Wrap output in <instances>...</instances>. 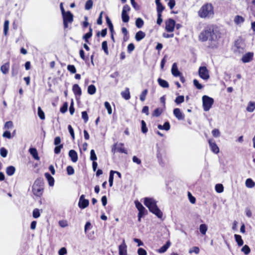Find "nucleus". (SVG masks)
<instances>
[{
    "instance_id": "79ce46f5",
    "label": "nucleus",
    "mask_w": 255,
    "mask_h": 255,
    "mask_svg": "<svg viewBox=\"0 0 255 255\" xmlns=\"http://www.w3.org/2000/svg\"><path fill=\"white\" fill-rule=\"evenodd\" d=\"M184 101V96H177L175 100V102L177 105L182 103Z\"/></svg>"
},
{
    "instance_id": "864d4df0",
    "label": "nucleus",
    "mask_w": 255,
    "mask_h": 255,
    "mask_svg": "<svg viewBox=\"0 0 255 255\" xmlns=\"http://www.w3.org/2000/svg\"><path fill=\"white\" fill-rule=\"evenodd\" d=\"M104 105L108 111V114L109 115H111L112 113V109L110 103L108 102H105L104 103Z\"/></svg>"
},
{
    "instance_id": "0e129e2a",
    "label": "nucleus",
    "mask_w": 255,
    "mask_h": 255,
    "mask_svg": "<svg viewBox=\"0 0 255 255\" xmlns=\"http://www.w3.org/2000/svg\"><path fill=\"white\" fill-rule=\"evenodd\" d=\"M199 251H200V250H199V248L198 247H193L192 249H191L189 250V253L190 254H192L193 253H195L196 254H199Z\"/></svg>"
},
{
    "instance_id": "13d9d810",
    "label": "nucleus",
    "mask_w": 255,
    "mask_h": 255,
    "mask_svg": "<svg viewBox=\"0 0 255 255\" xmlns=\"http://www.w3.org/2000/svg\"><path fill=\"white\" fill-rule=\"evenodd\" d=\"M66 170L69 175H73L74 173V169L73 167L70 165L67 167Z\"/></svg>"
},
{
    "instance_id": "4c0bfd02",
    "label": "nucleus",
    "mask_w": 255,
    "mask_h": 255,
    "mask_svg": "<svg viewBox=\"0 0 255 255\" xmlns=\"http://www.w3.org/2000/svg\"><path fill=\"white\" fill-rule=\"evenodd\" d=\"M115 172L114 170H111L110 172L109 182V185L110 187H112L113 185L114 175Z\"/></svg>"
},
{
    "instance_id": "5701e85b",
    "label": "nucleus",
    "mask_w": 255,
    "mask_h": 255,
    "mask_svg": "<svg viewBox=\"0 0 255 255\" xmlns=\"http://www.w3.org/2000/svg\"><path fill=\"white\" fill-rule=\"evenodd\" d=\"M171 245L170 242L169 241H167L166 243L162 246L158 250V252L159 253H165L167 249L169 248Z\"/></svg>"
},
{
    "instance_id": "c9c22d12",
    "label": "nucleus",
    "mask_w": 255,
    "mask_h": 255,
    "mask_svg": "<svg viewBox=\"0 0 255 255\" xmlns=\"http://www.w3.org/2000/svg\"><path fill=\"white\" fill-rule=\"evenodd\" d=\"M244 21V18L240 15L236 16L234 19L235 22L237 24L243 23Z\"/></svg>"
},
{
    "instance_id": "bf43d9fd",
    "label": "nucleus",
    "mask_w": 255,
    "mask_h": 255,
    "mask_svg": "<svg viewBox=\"0 0 255 255\" xmlns=\"http://www.w3.org/2000/svg\"><path fill=\"white\" fill-rule=\"evenodd\" d=\"M63 147V144L56 145L54 148V153L55 154H59L60 152L61 149Z\"/></svg>"
},
{
    "instance_id": "603ef678",
    "label": "nucleus",
    "mask_w": 255,
    "mask_h": 255,
    "mask_svg": "<svg viewBox=\"0 0 255 255\" xmlns=\"http://www.w3.org/2000/svg\"><path fill=\"white\" fill-rule=\"evenodd\" d=\"M215 189L217 192L218 193H222L223 192L224 187L222 184H218L215 186Z\"/></svg>"
},
{
    "instance_id": "dca6fc26",
    "label": "nucleus",
    "mask_w": 255,
    "mask_h": 255,
    "mask_svg": "<svg viewBox=\"0 0 255 255\" xmlns=\"http://www.w3.org/2000/svg\"><path fill=\"white\" fill-rule=\"evenodd\" d=\"M235 52L239 53H243L244 52V46L243 44H241L238 41H236L235 43Z\"/></svg>"
},
{
    "instance_id": "6e6552de",
    "label": "nucleus",
    "mask_w": 255,
    "mask_h": 255,
    "mask_svg": "<svg viewBox=\"0 0 255 255\" xmlns=\"http://www.w3.org/2000/svg\"><path fill=\"white\" fill-rule=\"evenodd\" d=\"M175 26V21L172 18L168 19L165 22V30L168 32L174 31Z\"/></svg>"
},
{
    "instance_id": "e2e57ef3",
    "label": "nucleus",
    "mask_w": 255,
    "mask_h": 255,
    "mask_svg": "<svg viewBox=\"0 0 255 255\" xmlns=\"http://www.w3.org/2000/svg\"><path fill=\"white\" fill-rule=\"evenodd\" d=\"M213 135L215 137H218L220 136V132L218 129H214L212 131Z\"/></svg>"
},
{
    "instance_id": "0eeeda50",
    "label": "nucleus",
    "mask_w": 255,
    "mask_h": 255,
    "mask_svg": "<svg viewBox=\"0 0 255 255\" xmlns=\"http://www.w3.org/2000/svg\"><path fill=\"white\" fill-rule=\"evenodd\" d=\"M130 10V8L128 4H125L123 8L122 12V18L124 22H128L129 21V17L128 14Z\"/></svg>"
},
{
    "instance_id": "72a5a7b5",
    "label": "nucleus",
    "mask_w": 255,
    "mask_h": 255,
    "mask_svg": "<svg viewBox=\"0 0 255 255\" xmlns=\"http://www.w3.org/2000/svg\"><path fill=\"white\" fill-rule=\"evenodd\" d=\"M96 92V88L94 85H90L88 87V93L90 95H93Z\"/></svg>"
},
{
    "instance_id": "ddd939ff",
    "label": "nucleus",
    "mask_w": 255,
    "mask_h": 255,
    "mask_svg": "<svg viewBox=\"0 0 255 255\" xmlns=\"http://www.w3.org/2000/svg\"><path fill=\"white\" fill-rule=\"evenodd\" d=\"M62 17L63 21H65L69 23H72L73 21V15L70 11H67L66 13L64 14V15H62Z\"/></svg>"
},
{
    "instance_id": "c756f323",
    "label": "nucleus",
    "mask_w": 255,
    "mask_h": 255,
    "mask_svg": "<svg viewBox=\"0 0 255 255\" xmlns=\"http://www.w3.org/2000/svg\"><path fill=\"white\" fill-rule=\"evenodd\" d=\"M207 229H208V226L205 224H201L199 226L200 232L203 235H205L206 234Z\"/></svg>"
},
{
    "instance_id": "f3484780",
    "label": "nucleus",
    "mask_w": 255,
    "mask_h": 255,
    "mask_svg": "<svg viewBox=\"0 0 255 255\" xmlns=\"http://www.w3.org/2000/svg\"><path fill=\"white\" fill-rule=\"evenodd\" d=\"M171 73L174 77H178L181 75V73L178 70L176 63H174L172 64Z\"/></svg>"
},
{
    "instance_id": "a211bd4d",
    "label": "nucleus",
    "mask_w": 255,
    "mask_h": 255,
    "mask_svg": "<svg viewBox=\"0 0 255 255\" xmlns=\"http://www.w3.org/2000/svg\"><path fill=\"white\" fill-rule=\"evenodd\" d=\"M69 156L71 158V160L73 162H76L78 160V154L77 152L73 150H70L69 151Z\"/></svg>"
},
{
    "instance_id": "473e14b6",
    "label": "nucleus",
    "mask_w": 255,
    "mask_h": 255,
    "mask_svg": "<svg viewBox=\"0 0 255 255\" xmlns=\"http://www.w3.org/2000/svg\"><path fill=\"white\" fill-rule=\"evenodd\" d=\"M235 239L236 242L237 243L239 246H242L244 244L243 240L242 239V237L240 235L235 234Z\"/></svg>"
},
{
    "instance_id": "09e8293b",
    "label": "nucleus",
    "mask_w": 255,
    "mask_h": 255,
    "mask_svg": "<svg viewBox=\"0 0 255 255\" xmlns=\"http://www.w3.org/2000/svg\"><path fill=\"white\" fill-rule=\"evenodd\" d=\"M7 153V150L4 147H1L0 148V154L2 157H6Z\"/></svg>"
},
{
    "instance_id": "ea45409f",
    "label": "nucleus",
    "mask_w": 255,
    "mask_h": 255,
    "mask_svg": "<svg viewBox=\"0 0 255 255\" xmlns=\"http://www.w3.org/2000/svg\"><path fill=\"white\" fill-rule=\"evenodd\" d=\"M102 49L104 51V52L106 55L109 54V51L108 48V44L107 41H104L102 43Z\"/></svg>"
},
{
    "instance_id": "49530a36",
    "label": "nucleus",
    "mask_w": 255,
    "mask_h": 255,
    "mask_svg": "<svg viewBox=\"0 0 255 255\" xmlns=\"http://www.w3.org/2000/svg\"><path fill=\"white\" fill-rule=\"evenodd\" d=\"M90 160L93 161H95L97 159V155L95 153V150L92 149L90 151Z\"/></svg>"
},
{
    "instance_id": "f257e3e1",
    "label": "nucleus",
    "mask_w": 255,
    "mask_h": 255,
    "mask_svg": "<svg viewBox=\"0 0 255 255\" xmlns=\"http://www.w3.org/2000/svg\"><path fill=\"white\" fill-rule=\"evenodd\" d=\"M221 33L219 28L214 25L207 26L199 35V39L202 41H216L220 37Z\"/></svg>"
},
{
    "instance_id": "9b49d317",
    "label": "nucleus",
    "mask_w": 255,
    "mask_h": 255,
    "mask_svg": "<svg viewBox=\"0 0 255 255\" xmlns=\"http://www.w3.org/2000/svg\"><path fill=\"white\" fill-rule=\"evenodd\" d=\"M136 208L138 210V214H140V216L141 214L146 215L147 214V210L143 206V205L138 201H135L134 202Z\"/></svg>"
},
{
    "instance_id": "7ed1b4c3",
    "label": "nucleus",
    "mask_w": 255,
    "mask_h": 255,
    "mask_svg": "<svg viewBox=\"0 0 255 255\" xmlns=\"http://www.w3.org/2000/svg\"><path fill=\"white\" fill-rule=\"evenodd\" d=\"M198 16L202 18H211L214 16V7L210 3L203 5L198 11Z\"/></svg>"
},
{
    "instance_id": "7c9ffc66",
    "label": "nucleus",
    "mask_w": 255,
    "mask_h": 255,
    "mask_svg": "<svg viewBox=\"0 0 255 255\" xmlns=\"http://www.w3.org/2000/svg\"><path fill=\"white\" fill-rule=\"evenodd\" d=\"M255 109V102H250L247 107V111L249 112H253Z\"/></svg>"
},
{
    "instance_id": "338daca9",
    "label": "nucleus",
    "mask_w": 255,
    "mask_h": 255,
    "mask_svg": "<svg viewBox=\"0 0 255 255\" xmlns=\"http://www.w3.org/2000/svg\"><path fill=\"white\" fill-rule=\"evenodd\" d=\"M138 255H147L146 251L143 248H139L137 250Z\"/></svg>"
},
{
    "instance_id": "412c9836",
    "label": "nucleus",
    "mask_w": 255,
    "mask_h": 255,
    "mask_svg": "<svg viewBox=\"0 0 255 255\" xmlns=\"http://www.w3.org/2000/svg\"><path fill=\"white\" fill-rule=\"evenodd\" d=\"M29 152L32 156L34 159L37 160H39V157L38 156V152L35 148H30L29 149Z\"/></svg>"
},
{
    "instance_id": "20e7f679",
    "label": "nucleus",
    "mask_w": 255,
    "mask_h": 255,
    "mask_svg": "<svg viewBox=\"0 0 255 255\" xmlns=\"http://www.w3.org/2000/svg\"><path fill=\"white\" fill-rule=\"evenodd\" d=\"M44 182L42 178H37L32 187L33 194L37 197H41L43 193Z\"/></svg>"
},
{
    "instance_id": "bb28decb",
    "label": "nucleus",
    "mask_w": 255,
    "mask_h": 255,
    "mask_svg": "<svg viewBox=\"0 0 255 255\" xmlns=\"http://www.w3.org/2000/svg\"><path fill=\"white\" fill-rule=\"evenodd\" d=\"M158 84L162 88H167L169 87L168 83L165 80H163L160 78L157 79Z\"/></svg>"
},
{
    "instance_id": "a18cd8bd",
    "label": "nucleus",
    "mask_w": 255,
    "mask_h": 255,
    "mask_svg": "<svg viewBox=\"0 0 255 255\" xmlns=\"http://www.w3.org/2000/svg\"><path fill=\"white\" fill-rule=\"evenodd\" d=\"M32 216L34 218H38L40 216L39 210L37 208H35L33 210Z\"/></svg>"
},
{
    "instance_id": "4468645a",
    "label": "nucleus",
    "mask_w": 255,
    "mask_h": 255,
    "mask_svg": "<svg viewBox=\"0 0 255 255\" xmlns=\"http://www.w3.org/2000/svg\"><path fill=\"white\" fill-rule=\"evenodd\" d=\"M173 114L178 120H183L184 119V115L181 112L180 109L179 108H175L174 109Z\"/></svg>"
},
{
    "instance_id": "3c124183",
    "label": "nucleus",
    "mask_w": 255,
    "mask_h": 255,
    "mask_svg": "<svg viewBox=\"0 0 255 255\" xmlns=\"http://www.w3.org/2000/svg\"><path fill=\"white\" fill-rule=\"evenodd\" d=\"M67 70L72 74L76 73V69L73 65H68L67 66Z\"/></svg>"
},
{
    "instance_id": "393cba45",
    "label": "nucleus",
    "mask_w": 255,
    "mask_h": 255,
    "mask_svg": "<svg viewBox=\"0 0 255 255\" xmlns=\"http://www.w3.org/2000/svg\"><path fill=\"white\" fill-rule=\"evenodd\" d=\"M145 36V34L142 31H138L135 35V39L137 41H139L143 39Z\"/></svg>"
},
{
    "instance_id": "6e6d98bb",
    "label": "nucleus",
    "mask_w": 255,
    "mask_h": 255,
    "mask_svg": "<svg viewBox=\"0 0 255 255\" xmlns=\"http://www.w3.org/2000/svg\"><path fill=\"white\" fill-rule=\"evenodd\" d=\"M9 21L8 20H5L4 22L3 32L4 35H6L8 30Z\"/></svg>"
},
{
    "instance_id": "5fc2aeb1",
    "label": "nucleus",
    "mask_w": 255,
    "mask_h": 255,
    "mask_svg": "<svg viewBox=\"0 0 255 255\" xmlns=\"http://www.w3.org/2000/svg\"><path fill=\"white\" fill-rule=\"evenodd\" d=\"M162 113V111L159 108H156L154 110L152 113V116L158 117H159Z\"/></svg>"
},
{
    "instance_id": "4d7b16f0",
    "label": "nucleus",
    "mask_w": 255,
    "mask_h": 255,
    "mask_svg": "<svg viewBox=\"0 0 255 255\" xmlns=\"http://www.w3.org/2000/svg\"><path fill=\"white\" fill-rule=\"evenodd\" d=\"M193 84L197 89L200 90L203 88V86L202 85V84L199 83V81L196 79H194L193 80Z\"/></svg>"
},
{
    "instance_id": "9d476101",
    "label": "nucleus",
    "mask_w": 255,
    "mask_h": 255,
    "mask_svg": "<svg viewBox=\"0 0 255 255\" xmlns=\"http://www.w3.org/2000/svg\"><path fill=\"white\" fill-rule=\"evenodd\" d=\"M89 201L88 199H85V195H82L79 199L78 206L81 209H85L88 206Z\"/></svg>"
},
{
    "instance_id": "2f4dec72",
    "label": "nucleus",
    "mask_w": 255,
    "mask_h": 255,
    "mask_svg": "<svg viewBox=\"0 0 255 255\" xmlns=\"http://www.w3.org/2000/svg\"><path fill=\"white\" fill-rule=\"evenodd\" d=\"M19 66L17 65H13L11 67V75L12 76H15L17 75L18 72Z\"/></svg>"
},
{
    "instance_id": "37998d69",
    "label": "nucleus",
    "mask_w": 255,
    "mask_h": 255,
    "mask_svg": "<svg viewBox=\"0 0 255 255\" xmlns=\"http://www.w3.org/2000/svg\"><path fill=\"white\" fill-rule=\"evenodd\" d=\"M241 251L244 252L246 255H249L251 252L250 248L246 245L243 247Z\"/></svg>"
},
{
    "instance_id": "6ab92c4d",
    "label": "nucleus",
    "mask_w": 255,
    "mask_h": 255,
    "mask_svg": "<svg viewBox=\"0 0 255 255\" xmlns=\"http://www.w3.org/2000/svg\"><path fill=\"white\" fill-rule=\"evenodd\" d=\"M72 90L76 97L77 96H81L82 94V90L78 84H74L73 86Z\"/></svg>"
},
{
    "instance_id": "2eb2a0df",
    "label": "nucleus",
    "mask_w": 255,
    "mask_h": 255,
    "mask_svg": "<svg viewBox=\"0 0 255 255\" xmlns=\"http://www.w3.org/2000/svg\"><path fill=\"white\" fill-rule=\"evenodd\" d=\"M127 246L124 240L123 243L119 247V255H127Z\"/></svg>"
},
{
    "instance_id": "a878e982",
    "label": "nucleus",
    "mask_w": 255,
    "mask_h": 255,
    "mask_svg": "<svg viewBox=\"0 0 255 255\" xmlns=\"http://www.w3.org/2000/svg\"><path fill=\"white\" fill-rule=\"evenodd\" d=\"M9 63L6 62L4 64L2 65L0 67V71L4 74H6L9 70Z\"/></svg>"
},
{
    "instance_id": "de8ad7c7",
    "label": "nucleus",
    "mask_w": 255,
    "mask_h": 255,
    "mask_svg": "<svg viewBox=\"0 0 255 255\" xmlns=\"http://www.w3.org/2000/svg\"><path fill=\"white\" fill-rule=\"evenodd\" d=\"M38 115L39 118L41 120L45 119V114L43 111L42 110L41 108L39 107L38 108Z\"/></svg>"
},
{
    "instance_id": "4be33fe9",
    "label": "nucleus",
    "mask_w": 255,
    "mask_h": 255,
    "mask_svg": "<svg viewBox=\"0 0 255 255\" xmlns=\"http://www.w3.org/2000/svg\"><path fill=\"white\" fill-rule=\"evenodd\" d=\"M45 177L47 180L50 186H53L54 184V178L48 173L46 172L44 174Z\"/></svg>"
},
{
    "instance_id": "c03bdc74",
    "label": "nucleus",
    "mask_w": 255,
    "mask_h": 255,
    "mask_svg": "<svg viewBox=\"0 0 255 255\" xmlns=\"http://www.w3.org/2000/svg\"><path fill=\"white\" fill-rule=\"evenodd\" d=\"M148 93V90H144L140 95V100L141 101L143 102L145 100L146 96Z\"/></svg>"
},
{
    "instance_id": "f704fd0d",
    "label": "nucleus",
    "mask_w": 255,
    "mask_h": 255,
    "mask_svg": "<svg viewBox=\"0 0 255 255\" xmlns=\"http://www.w3.org/2000/svg\"><path fill=\"white\" fill-rule=\"evenodd\" d=\"M255 183L251 178H248L246 181V186L248 188H253L255 186Z\"/></svg>"
},
{
    "instance_id": "774afa93",
    "label": "nucleus",
    "mask_w": 255,
    "mask_h": 255,
    "mask_svg": "<svg viewBox=\"0 0 255 255\" xmlns=\"http://www.w3.org/2000/svg\"><path fill=\"white\" fill-rule=\"evenodd\" d=\"M67 250L64 247L61 248L58 251L59 255H65L67 254Z\"/></svg>"
},
{
    "instance_id": "39448f33",
    "label": "nucleus",
    "mask_w": 255,
    "mask_h": 255,
    "mask_svg": "<svg viewBox=\"0 0 255 255\" xmlns=\"http://www.w3.org/2000/svg\"><path fill=\"white\" fill-rule=\"evenodd\" d=\"M203 108L204 111L210 110L214 104V99L208 96L204 95L202 97Z\"/></svg>"
},
{
    "instance_id": "8fccbe9b",
    "label": "nucleus",
    "mask_w": 255,
    "mask_h": 255,
    "mask_svg": "<svg viewBox=\"0 0 255 255\" xmlns=\"http://www.w3.org/2000/svg\"><path fill=\"white\" fill-rule=\"evenodd\" d=\"M157 6V14L161 13L162 14V11L164 9V6L162 4V3H158L156 4Z\"/></svg>"
},
{
    "instance_id": "a19ab883",
    "label": "nucleus",
    "mask_w": 255,
    "mask_h": 255,
    "mask_svg": "<svg viewBox=\"0 0 255 255\" xmlns=\"http://www.w3.org/2000/svg\"><path fill=\"white\" fill-rule=\"evenodd\" d=\"M93 2L92 0H88L85 5V8L86 10H89L92 8L93 6Z\"/></svg>"
},
{
    "instance_id": "1a4fd4ad",
    "label": "nucleus",
    "mask_w": 255,
    "mask_h": 255,
    "mask_svg": "<svg viewBox=\"0 0 255 255\" xmlns=\"http://www.w3.org/2000/svg\"><path fill=\"white\" fill-rule=\"evenodd\" d=\"M123 146L124 143H120L119 144H118V143H116L115 144H114L113 147H112V151L115 153L116 150H117V151L120 153H124L125 154H127V151L125 148L123 147Z\"/></svg>"
},
{
    "instance_id": "f03ea898",
    "label": "nucleus",
    "mask_w": 255,
    "mask_h": 255,
    "mask_svg": "<svg viewBox=\"0 0 255 255\" xmlns=\"http://www.w3.org/2000/svg\"><path fill=\"white\" fill-rule=\"evenodd\" d=\"M156 201L152 198L145 197L144 199V204L147 207L149 211L156 215L158 218L161 219L163 214L157 207Z\"/></svg>"
},
{
    "instance_id": "052dcab7",
    "label": "nucleus",
    "mask_w": 255,
    "mask_h": 255,
    "mask_svg": "<svg viewBox=\"0 0 255 255\" xmlns=\"http://www.w3.org/2000/svg\"><path fill=\"white\" fill-rule=\"evenodd\" d=\"M68 106V103L67 102H65V103H64L62 107H61L60 108V112L62 113H65L67 111Z\"/></svg>"
},
{
    "instance_id": "e433bc0d",
    "label": "nucleus",
    "mask_w": 255,
    "mask_h": 255,
    "mask_svg": "<svg viewBox=\"0 0 255 255\" xmlns=\"http://www.w3.org/2000/svg\"><path fill=\"white\" fill-rule=\"evenodd\" d=\"M143 24H144V21L142 18H137L136 19L135 25L137 28H141L143 26Z\"/></svg>"
},
{
    "instance_id": "f8f14e48",
    "label": "nucleus",
    "mask_w": 255,
    "mask_h": 255,
    "mask_svg": "<svg viewBox=\"0 0 255 255\" xmlns=\"http://www.w3.org/2000/svg\"><path fill=\"white\" fill-rule=\"evenodd\" d=\"M254 53L248 52L244 55L242 58V61L243 63H248L252 61L253 59Z\"/></svg>"
},
{
    "instance_id": "69168bd1",
    "label": "nucleus",
    "mask_w": 255,
    "mask_h": 255,
    "mask_svg": "<svg viewBox=\"0 0 255 255\" xmlns=\"http://www.w3.org/2000/svg\"><path fill=\"white\" fill-rule=\"evenodd\" d=\"M134 48H135V47L133 43H131L129 44L128 46V49H127L128 53H131V52H132L134 50Z\"/></svg>"
},
{
    "instance_id": "c85d7f7f",
    "label": "nucleus",
    "mask_w": 255,
    "mask_h": 255,
    "mask_svg": "<svg viewBox=\"0 0 255 255\" xmlns=\"http://www.w3.org/2000/svg\"><path fill=\"white\" fill-rule=\"evenodd\" d=\"M121 95L125 100H129L130 98L129 89L127 88L124 91L122 92Z\"/></svg>"
},
{
    "instance_id": "58836bf2",
    "label": "nucleus",
    "mask_w": 255,
    "mask_h": 255,
    "mask_svg": "<svg viewBox=\"0 0 255 255\" xmlns=\"http://www.w3.org/2000/svg\"><path fill=\"white\" fill-rule=\"evenodd\" d=\"M141 132L143 133H146L148 131V129L146 127V124L145 122H144V121L141 120Z\"/></svg>"
},
{
    "instance_id": "b1692460",
    "label": "nucleus",
    "mask_w": 255,
    "mask_h": 255,
    "mask_svg": "<svg viewBox=\"0 0 255 255\" xmlns=\"http://www.w3.org/2000/svg\"><path fill=\"white\" fill-rule=\"evenodd\" d=\"M92 31H93L92 28L90 26L89 27V32H87V33H86L84 35H83V39L86 42H87V43L89 42V39L92 37V34H93Z\"/></svg>"
},
{
    "instance_id": "423d86ee",
    "label": "nucleus",
    "mask_w": 255,
    "mask_h": 255,
    "mask_svg": "<svg viewBox=\"0 0 255 255\" xmlns=\"http://www.w3.org/2000/svg\"><path fill=\"white\" fill-rule=\"evenodd\" d=\"M198 73L200 77L204 80H207L210 78L209 71L205 66L200 67Z\"/></svg>"
},
{
    "instance_id": "aec40b11",
    "label": "nucleus",
    "mask_w": 255,
    "mask_h": 255,
    "mask_svg": "<svg viewBox=\"0 0 255 255\" xmlns=\"http://www.w3.org/2000/svg\"><path fill=\"white\" fill-rule=\"evenodd\" d=\"M209 143L211 150L215 153H218L219 152V148L215 142H212V140H209Z\"/></svg>"
},
{
    "instance_id": "680f3d73",
    "label": "nucleus",
    "mask_w": 255,
    "mask_h": 255,
    "mask_svg": "<svg viewBox=\"0 0 255 255\" xmlns=\"http://www.w3.org/2000/svg\"><path fill=\"white\" fill-rule=\"evenodd\" d=\"M82 118L85 123L88 122L89 118L87 112L83 111L82 112Z\"/></svg>"
},
{
    "instance_id": "cd10ccee",
    "label": "nucleus",
    "mask_w": 255,
    "mask_h": 255,
    "mask_svg": "<svg viewBox=\"0 0 255 255\" xmlns=\"http://www.w3.org/2000/svg\"><path fill=\"white\" fill-rule=\"evenodd\" d=\"M15 171V168L13 166H9L6 168V173L8 176L13 175Z\"/></svg>"
}]
</instances>
